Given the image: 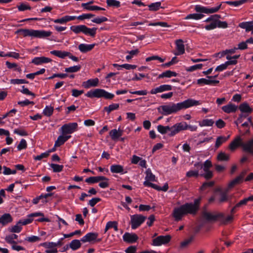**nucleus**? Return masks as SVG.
<instances>
[{
    "label": "nucleus",
    "mask_w": 253,
    "mask_h": 253,
    "mask_svg": "<svg viewBox=\"0 0 253 253\" xmlns=\"http://www.w3.org/2000/svg\"><path fill=\"white\" fill-rule=\"evenodd\" d=\"M84 25H80L77 26H72L70 27V29L75 34H79L80 33H83L84 34V31L85 28Z\"/></svg>",
    "instance_id": "36"
},
{
    "label": "nucleus",
    "mask_w": 253,
    "mask_h": 253,
    "mask_svg": "<svg viewBox=\"0 0 253 253\" xmlns=\"http://www.w3.org/2000/svg\"><path fill=\"white\" fill-rule=\"evenodd\" d=\"M201 103L199 101L193 99H188L182 102L176 104L171 103L169 105H165L161 106L162 109V114L164 115H168L184 109L189 108L193 106L200 105Z\"/></svg>",
    "instance_id": "1"
},
{
    "label": "nucleus",
    "mask_w": 253,
    "mask_h": 253,
    "mask_svg": "<svg viewBox=\"0 0 253 253\" xmlns=\"http://www.w3.org/2000/svg\"><path fill=\"white\" fill-rule=\"evenodd\" d=\"M106 179H102L99 184V186L102 188H105L109 186V179L105 177Z\"/></svg>",
    "instance_id": "63"
},
{
    "label": "nucleus",
    "mask_w": 253,
    "mask_h": 253,
    "mask_svg": "<svg viewBox=\"0 0 253 253\" xmlns=\"http://www.w3.org/2000/svg\"><path fill=\"white\" fill-rule=\"evenodd\" d=\"M15 33L19 34L24 37L28 36L34 37L35 30L20 29L16 31Z\"/></svg>",
    "instance_id": "19"
},
{
    "label": "nucleus",
    "mask_w": 253,
    "mask_h": 253,
    "mask_svg": "<svg viewBox=\"0 0 253 253\" xmlns=\"http://www.w3.org/2000/svg\"><path fill=\"white\" fill-rule=\"evenodd\" d=\"M50 53L54 55L57 57L59 58L64 59L65 57L69 55V52L65 51H61V50H52L50 52Z\"/></svg>",
    "instance_id": "31"
},
{
    "label": "nucleus",
    "mask_w": 253,
    "mask_h": 253,
    "mask_svg": "<svg viewBox=\"0 0 253 253\" xmlns=\"http://www.w3.org/2000/svg\"><path fill=\"white\" fill-rule=\"evenodd\" d=\"M71 135H61L58 136L57 139L55 142L54 147H59L63 145L66 141H67L70 138Z\"/></svg>",
    "instance_id": "25"
},
{
    "label": "nucleus",
    "mask_w": 253,
    "mask_h": 253,
    "mask_svg": "<svg viewBox=\"0 0 253 253\" xmlns=\"http://www.w3.org/2000/svg\"><path fill=\"white\" fill-rule=\"evenodd\" d=\"M239 109L242 113H246L248 114L251 113L253 111V109L247 103H243L240 104L239 107Z\"/></svg>",
    "instance_id": "35"
},
{
    "label": "nucleus",
    "mask_w": 253,
    "mask_h": 253,
    "mask_svg": "<svg viewBox=\"0 0 253 253\" xmlns=\"http://www.w3.org/2000/svg\"><path fill=\"white\" fill-rule=\"evenodd\" d=\"M94 44H87L85 43H81L79 45L78 48L81 52L85 53L91 50L94 47Z\"/></svg>",
    "instance_id": "28"
},
{
    "label": "nucleus",
    "mask_w": 253,
    "mask_h": 253,
    "mask_svg": "<svg viewBox=\"0 0 253 253\" xmlns=\"http://www.w3.org/2000/svg\"><path fill=\"white\" fill-rule=\"evenodd\" d=\"M230 135L227 136L220 135L218 136L215 141L214 147L216 149L218 148L222 144L226 142L230 138Z\"/></svg>",
    "instance_id": "26"
},
{
    "label": "nucleus",
    "mask_w": 253,
    "mask_h": 253,
    "mask_svg": "<svg viewBox=\"0 0 253 253\" xmlns=\"http://www.w3.org/2000/svg\"><path fill=\"white\" fill-rule=\"evenodd\" d=\"M203 66V64H198L187 68L186 70L188 72H193L194 71L202 69Z\"/></svg>",
    "instance_id": "56"
},
{
    "label": "nucleus",
    "mask_w": 253,
    "mask_h": 253,
    "mask_svg": "<svg viewBox=\"0 0 253 253\" xmlns=\"http://www.w3.org/2000/svg\"><path fill=\"white\" fill-rule=\"evenodd\" d=\"M17 8L19 11H22L26 10H30L31 7L30 6L25 3H21L17 6Z\"/></svg>",
    "instance_id": "58"
},
{
    "label": "nucleus",
    "mask_w": 253,
    "mask_h": 253,
    "mask_svg": "<svg viewBox=\"0 0 253 253\" xmlns=\"http://www.w3.org/2000/svg\"><path fill=\"white\" fill-rule=\"evenodd\" d=\"M119 107V104L118 103H113L110 105L109 106L105 107L104 110L106 111L108 114H109L111 111L117 110Z\"/></svg>",
    "instance_id": "48"
},
{
    "label": "nucleus",
    "mask_w": 253,
    "mask_h": 253,
    "mask_svg": "<svg viewBox=\"0 0 253 253\" xmlns=\"http://www.w3.org/2000/svg\"><path fill=\"white\" fill-rule=\"evenodd\" d=\"M110 170L112 173H122L124 171V168L120 165H114L111 166Z\"/></svg>",
    "instance_id": "40"
},
{
    "label": "nucleus",
    "mask_w": 253,
    "mask_h": 253,
    "mask_svg": "<svg viewBox=\"0 0 253 253\" xmlns=\"http://www.w3.org/2000/svg\"><path fill=\"white\" fill-rule=\"evenodd\" d=\"M177 74L173 71H171L170 70H167L165 72H163L162 74H160L158 76L159 79L163 78L165 77L166 78H170L171 77H176Z\"/></svg>",
    "instance_id": "34"
},
{
    "label": "nucleus",
    "mask_w": 253,
    "mask_h": 253,
    "mask_svg": "<svg viewBox=\"0 0 253 253\" xmlns=\"http://www.w3.org/2000/svg\"><path fill=\"white\" fill-rule=\"evenodd\" d=\"M81 242L82 241L79 240L72 241L70 244V248L74 251L78 250L81 247Z\"/></svg>",
    "instance_id": "43"
},
{
    "label": "nucleus",
    "mask_w": 253,
    "mask_h": 253,
    "mask_svg": "<svg viewBox=\"0 0 253 253\" xmlns=\"http://www.w3.org/2000/svg\"><path fill=\"white\" fill-rule=\"evenodd\" d=\"M97 237L98 233L90 232L86 234L81 239V241L83 243L91 242L96 240Z\"/></svg>",
    "instance_id": "20"
},
{
    "label": "nucleus",
    "mask_w": 253,
    "mask_h": 253,
    "mask_svg": "<svg viewBox=\"0 0 253 253\" xmlns=\"http://www.w3.org/2000/svg\"><path fill=\"white\" fill-rule=\"evenodd\" d=\"M123 130L119 128L113 129L111 130L109 132V135L111 137V139L113 140H117L118 138L121 136L123 134Z\"/></svg>",
    "instance_id": "24"
},
{
    "label": "nucleus",
    "mask_w": 253,
    "mask_h": 253,
    "mask_svg": "<svg viewBox=\"0 0 253 253\" xmlns=\"http://www.w3.org/2000/svg\"><path fill=\"white\" fill-rule=\"evenodd\" d=\"M82 7L84 8V9L90 10V11H95V10H105V8L96 6V5H88V3H82Z\"/></svg>",
    "instance_id": "30"
},
{
    "label": "nucleus",
    "mask_w": 253,
    "mask_h": 253,
    "mask_svg": "<svg viewBox=\"0 0 253 253\" xmlns=\"http://www.w3.org/2000/svg\"><path fill=\"white\" fill-rule=\"evenodd\" d=\"M51 168L52 169L53 171L54 172H59L62 171L63 169V165H59L55 164H51L50 165Z\"/></svg>",
    "instance_id": "54"
},
{
    "label": "nucleus",
    "mask_w": 253,
    "mask_h": 253,
    "mask_svg": "<svg viewBox=\"0 0 253 253\" xmlns=\"http://www.w3.org/2000/svg\"><path fill=\"white\" fill-rule=\"evenodd\" d=\"M96 28H89L85 26L84 34L94 37L96 33Z\"/></svg>",
    "instance_id": "42"
},
{
    "label": "nucleus",
    "mask_w": 253,
    "mask_h": 253,
    "mask_svg": "<svg viewBox=\"0 0 253 253\" xmlns=\"http://www.w3.org/2000/svg\"><path fill=\"white\" fill-rule=\"evenodd\" d=\"M98 83L99 80L98 78L89 79L86 82H84L83 84V85L85 88H88L91 87L97 86L98 84Z\"/></svg>",
    "instance_id": "23"
},
{
    "label": "nucleus",
    "mask_w": 253,
    "mask_h": 253,
    "mask_svg": "<svg viewBox=\"0 0 253 253\" xmlns=\"http://www.w3.org/2000/svg\"><path fill=\"white\" fill-rule=\"evenodd\" d=\"M52 34L51 31L44 30H35L34 37L38 38H45L50 36Z\"/></svg>",
    "instance_id": "22"
},
{
    "label": "nucleus",
    "mask_w": 253,
    "mask_h": 253,
    "mask_svg": "<svg viewBox=\"0 0 253 253\" xmlns=\"http://www.w3.org/2000/svg\"><path fill=\"white\" fill-rule=\"evenodd\" d=\"M176 52L174 53L175 55H182L185 53V46L183 41L181 39L175 41Z\"/></svg>",
    "instance_id": "15"
},
{
    "label": "nucleus",
    "mask_w": 253,
    "mask_h": 253,
    "mask_svg": "<svg viewBox=\"0 0 253 253\" xmlns=\"http://www.w3.org/2000/svg\"><path fill=\"white\" fill-rule=\"evenodd\" d=\"M102 179H106L103 176H92L86 178L85 181L88 183H95L101 181Z\"/></svg>",
    "instance_id": "33"
},
{
    "label": "nucleus",
    "mask_w": 253,
    "mask_h": 253,
    "mask_svg": "<svg viewBox=\"0 0 253 253\" xmlns=\"http://www.w3.org/2000/svg\"><path fill=\"white\" fill-rule=\"evenodd\" d=\"M221 109L225 113L230 114L236 112L238 109V106L233 103H229L226 105L222 106Z\"/></svg>",
    "instance_id": "18"
},
{
    "label": "nucleus",
    "mask_w": 253,
    "mask_h": 253,
    "mask_svg": "<svg viewBox=\"0 0 253 253\" xmlns=\"http://www.w3.org/2000/svg\"><path fill=\"white\" fill-rule=\"evenodd\" d=\"M246 1V0H240L237 1H227L225 2L226 3L230 5H233L234 6H238L244 3Z\"/></svg>",
    "instance_id": "55"
},
{
    "label": "nucleus",
    "mask_w": 253,
    "mask_h": 253,
    "mask_svg": "<svg viewBox=\"0 0 253 253\" xmlns=\"http://www.w3.org/2000/svg\"><path fill=\"white\" fill-rule=\"evenodd\" d=\"M41 245L46 249V253H56L57 249L56 247L57 244L53 242H45L42 243Z\"/></svg>",
    "instance_id": "14"
},
{
    "label": "nucleus",
    "mask_w": 253,
    "mask_h": 253,
    "mask_svg": "<svg viewBox=\"0 0 253 253\" xmlns=\"http://www.w3.org/2000/svg\"><path fill=\"white\" fill-rule=\"evenodd\" d=\"M113 228L115 231H118V223L117 221H109L107 223L105 233H106L110 228Z\"/></svg>",
    "instance_id": "39"
},
{
    "label": "nucleus",
    "mask_w": 253,
    "mask_h": 253,
    "mask_svg": "<svg viewBox=\"0 0 253 253\" xmlns=\"http://www.w3.org/2000/svg\"><path fill=\"white\" fill-rule=\"evenodd\" d=\"M145 173V181L143 183L144 185L146 187H151L153 188H157V185L150 182L156 181V177L155 175L152 173L151 169H147Z\"/></svg>",
    "instance_id": "8"
},
{
    "label": "nucleus",
    "mask_w": 253,
    "mask_h": 253,
    "mask_svg": "<svg viewBox=\"0 0 253 253\" xmlns=\"http://www.w3.org/2000/svg\"><path fill=\"white\" fill-rule=\"evenodd\" d=\"M10 82L11 84H28V82L24 79H11L10 81Z\"/></svg>",
    "instance_id": "61"
},
{
    "label": "nucleus",
    "mask_w": 253,
    "mask_h": 253,
    "mask_svg": "<svg viewBox=\"0 0 253 253\" xmlns=\"http://www.w3.org/2000/svg\"><path fill=\"white\" fill-rule=\"evenodd\" d=\"M171 240V236L169 235L166 236H159L153 240L152 245L160 246L168 243Z\"/></svg>",
    "instance_id": "11"
},
{
    "label": "nucleus",
    "mask_w": 253,
    "mask_h": 253,
    "mask_svg": "<svg viewBox=\"0 0 253 253\" xmlns=\"http://www.w3.org/2000/svg\"><path fill=\"white\" fill-rule=\"evenodd\" d=\"M210 22H211L210 24L207 25L204 27L206 30L210 31L217 28L216 23L214 21H211Z\"/></svg>",
    "instance_id": "59"
},
{
    "label": "nucleus",
    "mask_w": 253,
    "mask_h": 253,
    "mask_svg": "<svg viewBox=\"0 0 253 253\" xmlns=\"http://www.w3.org/2000/svg\"><path fill=\"white\" fill-rule=\"evenodd\" d=\"M124 241L133 243L135 242L138 239L137 235L134 233H126L123 236Z\"/></svg>",
    "instance_id": "16"
},
{
    "label": "nucleus",
    "mask_w": 253,
    "mask_h": 253,
    "mask_svg": "<svg viewBox=\"0 0 253 253\" xmlns=\"http://www.w3.org/2000/svg\"><path fill=\"white\" fill-rule=\"evenodd\" d=\"M222 3H220L218 6L209 8L207 7L203 6L200 5H196L195 6V10L197 12L204 13L206 14H211L217 12L221 7Z\"/></svg>",
    "instance_id": "7"
},
{
    "label": "nucleus",
    "mask_w": 253,
    "mask_h": 253,
    "mask_svg": "<svg viewBox=\"0 0 253 253\" xmlns=\"http://www.w3.org/2000/svg\"><path fill=\"white\" fill-rule=\"evenodd\" d=\"M78 126L77 123H68L63 125L60 130L63 135L71 134L77 130Z\"/></svg>",
    "instance_id": "9"
},
{
    "label": "nucleus",
    "mask_w": 253,
    "mask_h": 253,
    "mask_svg": "<svg viewBox=\"0 0 253 253\" xmlns=\"http://www.w3.org/2000/svg\"><path fill=\"white\" fill-rule=\"evenodd\" d=\"M239 26L246 30V32H249L253 30V21L249 22H243L240 23Z\"/></svg>",
    "instance_id": "29"
},
{
    "label": "nucleus",
    "mask_w": 253,
    "mask_h": 253,
    "mask_svg": "<svg viewBox=\"0 0 253 253\" xmlns=\"http://www.w3.org/2000/svg\"><path fill=\"white\" fill-rule=\"evenodd\" d=\"M202 217L205 220L212 222L216 221L219 217H222L223 214L221 213L214 214L207 211H204L202 213Z\"/></svg>",
    "instance_id": "12"
},
{
    "label": "nucleus",
    "mask_w": 253,
    "mask_h": 253,
    "mask_svg": "<svg viewBox=\"0 0 253 253\" xmlns=\"http://www.w3.org/2000/svg\"><path fill=\"white\" fill-rule=\"evenodd\" d=\"M146 217L141 214H134L130 216V224L131 228L135 229L144 222Z\"/></svg>",
    "instance_id": "6"
},
{
    "label": "nucleus",
    "mask_w": 253,
    "mask_h": 253,
    "mask_svg": "<svg viewBox=\"0 0 253 253\" xmlns=\"http://www.w3.org/2000/svg\"><path fill=\"white\" fill-rule=\"evenodd\" d=\"M193 207L189 205L185 204L179 207L175 208L172 212V216L174 220L176 221L182 219L183 216L187 214H192V210Z\"/></svg>",
    "instance_id": "3"
},
{
    "label": "nucleus",
    "mask_w": 253,
    "mask_h": 253,
    "mask_svg": "<svg viewBox=\"0 0 253 253\" xmlns=\"http://www.w3.org/2000/svg\"><path fill=\"white\" fill-rule=\"evenodd\" d=\"M17 238L18 236L17 235L12 234L11 235L6 236L5 238V240L7 243L10 244H13L16 243L14 241V240L17 239Z\"/></svg>",
    "instance_id": "44"
},
{
    "label": "nucleus",
    "mask_w": 253,
    "mask_h": 253,
    "mask_svg": "<svg viewBox=\"0 0 253 253\" xmlns=\"http://www.w3.org/2000/svg\"><path fill=\"white\" fill-rule=\"evenodd\" d=\"M243 181L240 179L238 176L232 180L228 184V188H231L234 187L235 185H237L240 183H241Z\"/></svg>",
    "instance_id": "57"
},
{
    "label": "nucleus",
    "mask_w": 253,
    "mask_h": 253,
    "mask_svg": "<svg viewBox=\"0 0 253 253\" xmlns=\"http://www.w3.org/2000/svg\"><path fill=\"white\" fill-rule=\"evenodd\" d=\"M52 60L48 57L41 56L35 57L32 61V63L35 65H40L43 63L50 62Z\"/></svg>",
    "instance_id": "21"
},
{
    "label": "nucleus",
    "mask_w": 253,
    "mask_h": 253,
    "mask_svg": "<svg viewBox=\"0 0 253 253\" xmlns=\"http://www.w3.org/2000/svg\"><path fill=\"white\" fill-rule=\"evenodd\" d=\"M81 66L80 65L74 66L65 68V71L68 73L77 72L81 69Z\"/></svg>",
    "instance_id": "51"
},
{
    "label": "nucleus",
    "mask_w": 253,
    "mask_h": 253,
    "mask_svg": "<svg viewBox=\"0 0 253 253\" xmlns=\"http://www.w3.org/2000/svg\"><path fill=\"white\" fill-rule=\"evenodd\" d=\"M172 86L169 84H162L155 88H152L150 93L151 94H156L159 93H162L165 91H170L172 89Z\"/></svg>",
    "instance_id": "13"
},
{
    "label": "nucleus",
    "mask_w": 253,
    "mask_h": 253,
    "mask_svg": "<svg viewBox=\"0 0 253 253\" xmlns=\"http://www.w3.org/2000/svg\"><path fill=\"white\" fill-rule=\"evenodd\" d=\"M161 2H156L152 3L148 5L149 10L150 11H156L158 10L160 8H164V7H161Z\"/></svg>",
    "instance_id": "41"
},
{
    "label": "nucleus",
    "mask_w": 253,
    "mask_h": 253,
    "mask_svg": "<svg viewBox=\"0 0 253 253\" xmlns=\"http://www.w3.org/2000/svg\"><path fill=\"white\" fill-rule=\"evenodd\" d=\"M106 3L108 6L119 7L121 6L120 2L116 0H106Z\"/></svg>",
    "instance_id": "50"
},
{
    "label": "nucleus",
    "mask_w": 253,
    "mask_h": 253,
    "mask_svg": "<svg viewBox=\"0 0 253 253\" xmlns=\"http://www.w3.org/2000/svg\"><path fill=\"white\" fill-rule=\"evenodd\" d=\"M200 174L199 173L198 170H190L187 172L186 174V177L188 178L191 177H198Z\"/></svg>",
    "instance_id": "52"
},
{
    "label": "nucleus",
    "mask_w": 253,
    "mask_h": 253,
    "mask_svg": "<svg viewBox=\"0 0 253 253\" xmlns=\"http://www.w3.org/2000/svg\"><path fill=\"white\" fill-rule=\"evenodd\" d=\"M53 110V107L46 106L43 110V114L46 116L50 117L52 115Z\"/></svg>",
    "instance_id": "49"
},
{
    "label": "nucleus",
    "mask_w": 253,
    "mask_h": 253,
    "mask_svg": "<svg viewBox=\"0 0 253 253\" xmlns=\"http://www.w3.org/2000/svg\"><path fill=\"white\" fill-rule=\"evenodd\" d=\"M22 230V227L19 222L17 223L8 228V231L12 233H19Z\"/></svg>",
    "instance_id": "47"
},
{
    "label": "nucleus",
    "mask_w": 253,
    "mask_h": 253,
    "mask_svg": "<svg viewBox=\"0 0 253 253\" xmlns=\"http://www.w3.org/2000/svg\"><path fill=\"white\" fill-rule=\"evenodd\" d=\"M204 15L201 13H192L187 15L184 18L185 20L189 19H194V20H200L201 19Z\"/></svg>",
    "instance_id": "38"
},
{
    "label": "nucleus",
    "mask_w": 253,
    "mask_h": 253,
    "mask_svg": "<svg viewBox=\"0 0 253 253\" xmlns=\"http://www.w3.org/2000/svg\"><path fill=\"white\" fill-rule=\"evenodd\" d=\"M248 202H253V195H251L249 197L245 198L241 200L239 203L236 204V207L240 208L242 206H246Z\"/></svg>",
    "instance_id": "37"
},
{
    "label": "nucleus",
    "mask_w": 253,
    "mask_h": 253,
    "mask_svg": "<svg viewBox=\"0 0 253 253\" xmlns=\"http://www.w3.org/2000/svg\"><path fill=\"white\" fill-rule=\"evenodd\" d=\"M13 218L9 213H4L0 215V224L4 226L11 223Z\"/></svg>",
    "instance_id": "17"
},
{
    "label": "nucleus",
    "mask_w": 253,
    "mask_h": 253,
    "mask_svg": "<svg viewBox=\"0 0 253 253\" xmlns=\"http://www.w3.org/2000/svg\"><path fill=\"white\" fill-rule=\"evenodd\" d=\"M85 96L89 98L104 97L107 99H112L114 97L113 94L109 93L104 89L100 88L90 90L85 94Z\"/></svg>",
    "instance_id": "4"
},
{
    "label": "nucleus",
    "mask_w": 253,
    "mask_h": 253,
    "mask_svg": "<svg viewBox=\"0 0 253 253\" xmlns=\"http://www.w3.org/2000/svg\"><path fill=\"white\" fill-rule=\"evenodd\" d=\"M221 18V16L219 14H214L211 15L205 20V22H210L211 21H214L215 22H218L219 19Z\"/></svg>",
    "instance_id": "53"
},
{
    "label": "nucleus",
    "mask_w": 253,
    "mask_h": 253,
    "mask_svg": "<svg viewBox=\"0 0 253 253\" xmlns=\"http://www.w3.org/2000/svg\"><path fill=\"white\" fill-rule=\"evenodd\" d=\"M108 20V19L105 17H101L94 18L92 20V22L97 23L101 24L102 22H106Z\"/></svg>",
    "instance_id": "64"
},
{
    "label": "nucleus",
    "mask_w": 253,
    "mask_h": 253,
    "mask_svg": "<svg viewBox=\"0 0 253 253\" xmlns=\"http://www.w3.org/2000/svg\"><path fill=\"white\" fill-rule=\"evenodd\" d=\"M197 84L200 85L203 84H207V85H211L213 84H217L219 83V81L217 80H212L209 79H207L205 78H201L198 79L197 81Z\"/></svg>",
    "instance_id": "27"
},
{
    "label": "nucleus",
    "mask_w": 253,
    "mask_h": 253,
    "mask_svg": "<svg viewBox=\"0 0 253 253\" xmlns=\"http://www.w3.org/2000/svg\"><path fill=\"white\" fill-rule=\"evenodd\" d=\"M252 138L245 143H243L242 139L240 136H236L235 139L230 143L229 149L233 151L236 149L239 146H242L243 151L249 153L253 154V142Z\"/></svg>",
    "instance_id": "2"
},
{
    "label": "nucleus",
    "mask_w": 253,
    "mask_h": 253,
    "mask_svg": "<svg viewBox=\"0 0 253 253\" xmlns=\"http://www.w3.org/2000/svg\"><path fill=\"white\" fill-rule=\"evenodd\" d=\"M172 131L169 132V136H173L179 133L180 131L186 130L187 123L185 122L176 123L172 126Z\"/></svg>",
    "instance_id": "10"
},
{
    "label": "nucleus",
    "mask_w": 253,
    "mask_h": 253,
    "mask_svg": "<svg viewBox=\"0 0 253 253\" xmlns=\"http://www.w3.org/2000/svg\"><path fill=\"white\" fill-rule=\"evenodd\" d=\"M200 200L201 199H195L194 200V203H186V205H190L192 206V209L193 210H192V214H195L198 209H199V204H200Z\"/></svg>",
    "instance_id": "32"
},
{
    "label": "nucleus",
    "mask_w": 253,
    "mask_h": 253,
    "mask_svg": "<svg viewBox=\"0 0 253 253\" xmlns=\"http://www.w3.org/2000/svg\"><path fill=\"white\" fill-rule=\"evenodd\" d=\"M194 166L203 169L205 173L201 174L200 176L204 177L205 179H210L213 177L212 171L210 170V169L212 167V164L211 161L207 160L203 164L200 163H197L195 164Z\"/></svg>",
    "instance_id": "5"
},
{
    "label": "nucleus",
    "mask_w": 253,
    "mask_h": 253,
    "mask_svg": "<svg viewBox=\"0 0 253 253\" xmlns=\"http://www.w3.org/2000/svg\"><path fill=\"white\" fill-rule=\"evenodd\" d=\"M214 182L213 181H210L208 182L204 183L202 186L200 188V190L204 191L207 189L208 188L211 187L213 186Z\"/></svg>",
    "instance_id": "60"
},
{
    "label": "nucleus",
    "mask_w": 253,
    "mask_h": 253,
    "mask_svg": "<svg viewBox=\"0 0 253 253\" xmlns=\"http://www.w3.org/2000/svg\"><path fill=\"white\" fill-rule=\"evenodd\" d=\"M230 156L224 152H220L217 156V159L219 161H228Z\"/></svg>",
    "instance_id": "45"
},
{
    "label": "nucleus",
    "mask_w": 253,
    "mask_h": 253,
    "mask_svg": "<svg viewBox=\"0 0 253 253\" xmlns=\"http://www.w3.org/2000/svg\"><path fill=\"white\" fill-rule=\"evenodd\" d=\"M214 124V121L212 119H204L201 122H199V126H211Z\"/></svg>",
    "instance_id": "46"
},
{
    "label": "nucleus",
    "mask_w": 253,
    "mask_h": 253,
    "mask_svg": "<svg viewBox=\"0 0 253 253\" xmlns=\"http://www.w3.org/2000/svg\"><path fill=\"white\" fill-rule=\"evenodd\" d=\"M27 142L24 139H22L17 146V149L20 151L27 148Z\"/></svg>",
    "instance_id": "62"
}]
</instances>
